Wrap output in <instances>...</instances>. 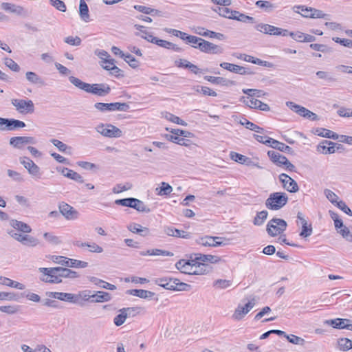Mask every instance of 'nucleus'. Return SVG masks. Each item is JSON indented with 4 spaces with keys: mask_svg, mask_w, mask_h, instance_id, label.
Here are the masks:
<instances>
[{
    "mask_svg": "<svg viewBox=\"0 0 352 352\" xmlns=\"http://www.w3.org/2000/svg\"><path fill=\"white\" fill-rule=\"evenodd\" d=\"M69 80L72 85L78 89L98 96H106L111 91L109 85L104 83L89 84L85 82L80 79L73 76L69 77Z\"/></svg>",
    "mask_w": 352,
    "mask_h": 352,
    "instance_id": "obj_2",
    "label": "nucleus"
},
{
    "mask_svg": "<svg viewBox=\"0 0 352 352\" xmlns=\"http://www.w3.org/2000/svg\"><path fill=\"white\" fill-rule=\"evenodd\" d=\"M36 140L32 136H16L10 139L9 144L14 148L22 149L27 144H35Z\"/></svg>",
    "mask_w": 352,
    "mask_h": 352,
    "instance_id": "obj_15",
    "label": "nucleus"
},
{
    "mask_svg": "<svg viewBox=\"0 0 352 352\" xmlns=\"http://www.w3.org/2000/svg\"><path fill=\"white\" fill-rule=\"evenodd\" d=\"M28 173L35 179H40L42 176L41 168L35 163L32 168L29 170Z\"/></svg>",
    "mask_w": 352,
    "mask_h": 352,
    "instance_id": "obj_64",
    "label": "nucleus"
},
{
    "mask_svg": "<svg viewBox=\"0 0 352 352\" xmlns=\"http://www.w3.org/2000/svg\"><path fill=\"white\" fill-rule=\"evenodd\" d=\"M43 237L47 243L52 245H58L61 243L59 237L53 234L52 232H45Z\"/></svg>",
    "mask_w": 352,
    "mask_h": 352,
    "instance_id": "obj_56",
    "label": "nucleus"
},
{
    "mask_svg": "<svg viewBox=\"0 0 352 352\" xmlns=\"http://www.w3.org/2000/svg\"><path fill=\"white\" fill-rule=\"evenodd\" d=\"M79 14L81 19L85 22L89 21V8L85 0H80Z\"/></svg>",
    "mask_w": 352,
    "mask_h": 352,
    "instance_id": "obj_40",
    "label": "nucleus"
},
{
    "mask_svg": "<svg viewBox=\"0 0 352 352\" xmlns=\"http://www.w3.org/2000/svg\"><path fill=\"white\" fill-rule=\"evenodd\" d=\"M97 132L107 138H120L122 135V131L112 124H100L96 127Z\"/></svg>",
    "mask_w": 352,
    "mask_h": 352,
    "instance_id": "obj_12",
    "label": "nucleus"
},
{
    "mask_svg": "<svg viewBox=\"0 0 352 352\" xmlns=\"http://www.w3.org/2000/svg\"><path fill=\"white\" fill-rule=\"evenodd\" d=\"M286 339L292 344L301 345L303 346L305 344V340L297 336L291 334V335H285Z\"/></svg>",
    "mask_w": 352,
    "mask_h": 352,
    "instance_id": "obj_60",
    "label": "nucleus"
},
{
    "mask_svg": "<svg viewBox=\"0 0 352 352\" xmlns=\"http://www.w3.org/2000/svg\"><path fill=\"white\" fill-rule=\"evenodd\" d=\"M267 155L270 160L276 166L283 167L288 171H296L295 166L292 164L285 156L274 151H269Z\"/></svg>",
    "mask_w": 352,
    "mask_h": 352,
    "instance_id": "obj_5",
    "label": "nucleus"
},
{
    "mask_svg": "<svg viewBox=\"0 0 352 352\" xmlns=\"http://www.w3.org/2000/svg\"><path fill=\"white\" fill-rule=\"evenodd\" d=\"M172 191V186L168 183L164 182L161 183L160 187L156 188L155 189L157 195L160 196L168 195L170 194Z\"/></svg>",
    "mask_w": 352,
    "mask_h": 352,
    "instance_id": "obj_46",
    "label": "nucleus"
},
{
    "mask_svg": "<svg viewBox=\"0 0 352 352\" xmlns=\"http://www.w3.org/2000/svg\"><path fill=\"white\" fill-rule=\"evenodd\" d=\"M288 197L282 192H273L265 201V206L272 210H278L287 204Z\"/></svg>",
    "mask_w": 352,
    "mask_h": 352,
    "instance_id": "obj_4",
    "label": "nucleus"
},
{
    "mask_svg": "<svg viewBox=\"0 0 352 352\" xmlns=\"http://www.w3.org/2000/svg\"><path fill=\"white\" fill-rule=\"evenodd\" d=\"M324 193L327 199L333 204L336 205L338 201V196L329 189H325Z\"/></svg>",
    "mask_w": 352,
    "mask_h": 352,
    "instance_id": "obj_62",
    "label": "nucleus"
},
{
    "mask_svg": "<svg viewBox=\"0 0 352 352\" xmlns=\"http://www.w3.org/2000/svg\"><path fill=\"white\" fill-rule=\"evenodd\" d=\"M239 123L241 125L244 126L246 129L255 131L256 133H262L264 131V129L263 128L248 120L246 118H243L242 120H241Z\"/></svg>",
    "mask_w": 352,
    "mask_h": 352,
    "instance_id": "obj_41",
    "label": "nucleus"
},
{
    "mask_svg": "<svg viewBox=\"0 0 352 352\" xmlns=\"http://www.w3.org/2000/svg\"><path fill=\"white\" fill-rule=\"evenodd\" d=\"M349 321V319L336 318L326 320L324 323L331 325L333 328L341 329L348 328L347 324Z\"/></svg>",
    "mask_w": 352,
    "mask_h": 352,
    "instance_id": "obj_33",
    "label": "nucleus"
},
{
    "mask_svg": "<svg viewBox=\"0 0 352 352\" xmlns=\"http://www.w3.org/2000/svg\"><path fill=\"white\" fill-rule=\"evenodd\" d=\"M90 280L94 283L96 285L109 290H114L116 289V285L100 280L96 277H91Z\"/></svg>",
    "mask_w": 352,
    "mask_h": 352,
    "instance_id": "obj_44",
    "label": "nucleus"
},
{
    "mask_svg": "<svg viewBox=\"0 0 352 352\" xmlns=\"http://www.w3.org/2000/svg\"><path fill=\"white\" fill-rule=\"evenodd\" d=\"M255 305L254 299L249 301L245 306L239 305L232 315L233 319L236 320H241Z\"/></svg>",
    "mask_w": 352,
    "mask_h": 352,
    "instance_id": "obj_19",
    "label": "nucleus"
},
{
    "mask_svg": "<svg viewBox=\"0 0 352 352\" xmlns=\"http://www.w3.org/2000/svg\"><path fill=\"white\" fill-rule=\"evenodd\" d=\"M286 228L287 223L285 220L273 218L267 225V232L270 236H275L285 231Z\"/></svg>",
    "mask_w": 352,
    "mask_h": 352,
    "instance_id": "obj_8",
    "label": "nucleus"
},
{
    "mask_svg": "<svg viewBox=\"0 0 352 352\" xmlns=\"http://www.w3.org/2000/svg\"><path fill=\"white\" fill-rule=\"evenodd\" d=\"M50 142L60 152L70 153V151L72 150V148L70 146H68L67 144H65V143H63V142H61V141H60L58 140L52 139V140H50Z\"/></svg>",
    "mask_w": 352,
    "mask_h": 352,
    "instance_id": "obj_50",
    "label": "nucleus"
},
{
    "mask_svg": "<svg viewBox=\"0 0 352 352\" xmlns=\"http://www.w3.org/2000/svg\"><path fill=\"white\" fill-rule=\"evenodd\" d=\"M287 107H288L292 111L298 113L299 116L307 118V113L309 112V109H306L304 107L298 105L294 102L288 101L286 102Z\"/></svg>",
    "mask_w": 352,
    "mask_h": 352,
    "instance_id": "obj_29",
    "label": "nucleus"
},
{
    "mask_svg": "<svg viewBox=\"0 0 352 352\" xmlns=\"http://www.w3.org/2000/svg\"><path fill=\"white\" fill-rule=\"evenodd\" d=\"M197 261L205 263L206 262L210 263H218L221 261V258L215 255L210 254H199L195 257Z\"/></svg>",
    "mask_w": 352,
    "mask_h": 352,
    "instance_id": "obj_34",
    "label": "nucleus"
},
{
    "mask_svg": "<svg viewBox=\"0 0 352 352\" xmlns=\"http://www.w3.org/2000/svg\"><path fill=\"white\" fill-rule=\"evenodd\" d=\"M123 59L133 69L137 68L140 65L138 60L130 54H126Z\"/></svg>",
    "mask_w": 352,
    "mask_h": 352,
    "instance_id": "obj_63",
    "label": "nucleus"
},
{
    "mask_svg": "<svg viewBox=\"0 0 352 352\" xmlns=\"http://www.w3.org/2000/svg\"><path fill=\"white\" fill-rule=\"evenodd\" d=\"M142 38L146 40L147 41H148L150 43L156 44L158 46H160V47L166 48V49L173 48V49H175V50H177V51H179L180 50V48L176 47V45H175L169 41L160 39L157 37L153 36V35H149L148 36H142Z\"/></svg>",
    "mask_w": 352,
    "mask_h": 352,
    "instance_id": "obj_21",
    "label": "nucleus"
},
{
    "mask_svg": "<svg viewBox=\"0 0 352 352\" xmlns=\"http://www.w3.org/2000/svg\"><path fill=\"white\" fill-rule=\"evenodd\" d=\"M255 4L258 8L268 12L272 11L276 8L273 3L268 1L259 0L257 1Z\"/></svg>",
    "mask_w": 352,
    "mask_h": 352,
    "instance_id": "obj_49",
    "label": "nucleus"
},
{
    "mask_svg": "<svg viewBox=\"0 0 352 352\" xmlns=\"http://www.w3.org/2000/svg\"><path fill=\"white\" fill-rule=\"evenodd\" d=\"M46 295L50 298H56L62 301L78 303V296L71 293L49 292L46 293Z\"/></svg>",
    "mask_w": 352,
    "mask_h": 352,
    "instance_id": "obj_17",
    "label": "nucleus"
},
{
    "mask_svg": "<svg viewBox=\"0 0 352 352\" xmlns=\"http://www.w3.org/2000/svg\"><path fill=\"white\" fill-rule=\"evenodd\" d=\"M57 270H55L58 272V276H60V278L62 279L63 278H76L78 277V274L73 271L70 269L66 268V267H56Z\"/></svg>",
    "mask_w": 352,
    "mask_h": 352,
    "instance_id": "obj_30",
    "label": "nucleus"
},
{
    "mask_svg": "<svg viewBox=\"0 0 352 352\" xmlns=\"http://www.w3.org/2000/svg\"><path fill=\"white\" fill-rule=\"evenodd\" d=\"M243 93L247 94L250 98H254V96L260 98L264 96L266 93L262 90L256 89H243Z\"/></svg>",
    "mask_w": 352,
    "mask_h": 352,
    "instance_id": "obj_54",
    "label": "nucleus"
},
{
    "mask_svg": "<svg viewBox=\"0 0 352 352\" xmlns=\"http://www.w3.org/2000/svg\"><path fill=\"white\" fill-rule=\"evenodd\" d=\"M21 243L23 245L35 247L38 244V240L34 236L28 234H24Z\"/></svg>",
    "mask_w": 352,
    "mask_h": 352,
    "instance_id": "obj_53",
    "label": "nucleus"
},
{
    "mask_svg": "<svg viewBox=\"0 0 352 352\" xmlns=\"http://www.w3.org/2000/svg\"><path fill=\"white\" fill-rule=\"evenodd\" d=\"M56 170L58 172L61 173L65 177L74 180L78 183H83L84 179L78 173L73 170L69 169L65 167H57Z\"/></svg>",
    "mask_w": 352,
    "mask_h": 352,
    "instance_id": "obj_23",
    "label": "nucleus"
},
{
    "mask_svg": "<svg viewBox=\"0 0 352 352\" xmlns=\"http://www.w3.org/2000/svg\"><path fill=\"white\" fill-rule=\"evenodd\" d=\"M94 107L101 112L114 111H126L129 109V105L126 102H96L94 104Z\"/></svg>",
    "mask_w": 352,
    "mask_h": 352,
    "instance_id": "obj_7",
    "label": "nucleus"
},
{
    "mask_svg": "<svg viewBox=\"0 0 352 352\" xmlns=\"http://www.w3.org/2000/svg\"><path fill=\"white\" fill-rule=\"evenodd\" d=\"M204 79L212 84H214V85H221L223 86H229V85H232L235 84L234 81L226 79L223 77L205 76Z\"/></svg>",
    "mask_w": 352,
    "mask_h": 352,
    "instance_id": "obj_28",
    "label": "nucleus"
},
{
    "mask_svg": "<svg viewBox=\"0 0 352 352\" xmlns=\"http://www.w3.org/2000/svg\"><path fill=\"white\" fill-rule=\"evenodd\" d=\"M232 19L236 20L243 23H251L255 22L254 18L245 15V14L241 13L239 11H234V15Z\"/></svg>",
    "mask_w": 352,
    "mask_h": 352,
    "instance_id": "obj_43",
    "label": "nucleus"
},
{
    "mask_svg": "<svg viewBox=\"0 0 352 352\" xmlns=\"http://www.w3.org/2000/svg\"><path fill=\"white\" fill-rule=\"evenodd\" d=\"M10 225L16 230L24 234L30 233L32 232V228L29 225L16 219L10 220Z\"/></svg>",
    "mask_w": 352,
    "mask_h": 352,
    "instance_id": "obj_26",
    "label": "nucleus"
},
{
    "mask_svg": "<svg viewBox=\"0 0 352 352\" xmlns=\"http://www.w3.org/2000/svg\"><path fill=\"white\" fill-rule=\"evenodd\" d=\"M240 102L244 103L246 106L251 109H258L259 100L254 98L241 96L239 99Z\"/></svg>",
    "mask_w": 352,
    "mask_h": 352,
    "instance_id": "obj_45",
    "label": "nucleus"
},
{
    "mask_svg": "<svg viewBox=\"0 0 352 352\" xmlns=\"http://www.w3.org/2000/svg\"><path fill=\"white\" fill-rule=\"evenodd\" d=\"M203 38L192 36L188 35L186 37V43L190 45L192 47L196 48V46H200L201 43L203 42Z\"/></svg>",
    "mask_w": 352,
    "mask_h": 352,
    "instance_id": "obj_51",
    "label": "nucleus"
},
{
    "mask_svg": "<svg viewBox=\"0 0 352 352\" xmlns=\"http://www.w3.org/2000/svg\"><path fill=\"white\" fill-rule=\"evenodd\" d=\"M340 350L348 351L352 349V341L348 338H340L338 341Z\"/></svg>",
    "mask_w": 352,
    "mask_h": 352,
    "instance_id": "obj_58",
    "label": "nucleus"
},
{
    "mask_svg": "<svg viewBox=\"0 0 352 352\" xmlns=\"http://www.w3.org/2000/svg\"><path fill=\"white\" fill-rule=\"evenodd\" d=\"M75 245L79 248H87L89 252L91 253H102L103 252V248L95 242L83 243L77 241Z\"/></svg>",
    "mask_w": 352,
    "mask_h": 352,
    "instance_id": "obj_27",
    "label": "nucleus"
},
{
    "mask_svg": "<svg viewBox=\"0 0 352 352\" xmlns=\"http://www.w3.org/2000/svg\"><path fill=\"white\" fill-rule=\"evenodd\" d=\"M200 46H196L197 49H199L200 51L204 53H210V54H221L223 52V49L220 46L215 45L212 43L207 41L204 39L202 41Z\"/></svg>",
    "mask_w": 352,
    "mask_h": 352,
    "instance_id": "obj_20",
    "label": "nucleus"
},
{
    "mask_svg": "<svg viewBox=\"0 0 352 352\" xmlns=\"http://www.w3.org/2000/svg\"><path fill=\"white\" fill-rule=\"evenodd\" d=\"M134 8L136 10H138L139 12L146 14L156 15V14H158V13H159V11L157 10L153 9L149 7L144 6L135 5L134 6Z\"/></svg>",
    "mask_w": 352,
    "mask_h": 352,
    "instance_id": "obj_57",
    "label": "nucleus"
},
{
    "mask_svg": "<svg viewBox=\"0 0 352 352\" xmlns=\"http://www.w3.org/2000/svg\"><path fill=\"white\" fill-rule=\"evenodd\" d=\"M156 285L164 287L166 289L176 291H189L191 286L187 283L181 282L177 278L162 277L154 280Z\"/></svg>",
    "mask_w": 352,
    "mask_h": 352,
    "instance_id": "obj_3",
    "label": "nucleus"
},
{
    "mask_svg": "<svg viewBox=\"0 0 352 352\" xmlns=\"http://www.w3.org/2000/svg\"><path fill=\"white\" fill-rule=\"evenodd\" d=\"M164 136H165V138L168 141L173 142L174 143H176V144L182 145V146H189L190 140H188L184 139L181 137L176 136L173 134H172V135L171 134H166Z\"/></svg>",
    "mask_w": 352,
    "mask_h": 352,
    "instance_id": "obj_42",
    "label": "nucleus"
},
{
    "mask_svg": "<svg viewBox=\"0 0 352 352\" xmlns=\"http://www.w3.org/2000/svg\"><path fill=\"white\" fill-rule=\"evenodd\" d=\"M336 145L337 144L335 142L329 140H323L317 146V151L323 154L334 153Z\"/></svg>",
    "mask_w": 352,
    "mask_h": 352,
    "instance_id": "obj_24",
    "label": "nucleus"
},
{
    "mask_svg": "<svg viewBox=\"0 0 352 352\" xmlns=\"http://www.w3.org/2000/svg\"><path fill=\"white\" fill-rule=\"evenodd\" d=\"M136 309L137 308L135 307H127L120 309V314L113 319L114 324L118 327L123 324L127 318L128 315L131 314V311H135Z\"/></svg>",
    "mask_w": 352,
    "mask_h": 352,
    "instance_id": "obj_25",
    "label": "nucleus"
},
{
    "mask_svg": "<svg viewBox=\"0 0 352 352\" xmlns=\"http://www.w3.org/2000/svg\"><path fill=\"white\" fill-rule=\"evenodd\" d=\"M127 293L144 299L151 298L155 295L153 292L144 289H131Z\"/></svg>",
    "mask_w": 352,
    "mask_h": 352,
    "instance_id": "obj_38",
    "label": "nucleus"
},
{
    "mask_svg": "<svg viewBox=\"0 0 352 352\" xmlns=\"http://www.w3.org/2000/svg\"><path fill=\"white\" fill-rule=\"evenodd\" d=\"M314 133L317 135L324 138H331L333 140L339 139V135L337 133L324 128H317Z\"/></svg>",
    "mask_w": 352,
    "mask_h": 352,
    "instance_id": "obj_36",
    "label": "nucleus"
},
{
    "mask_svg": "<svg viewBox=\"0 0 352 352\" xmlns=\"http://www.w3.org/2000/svg\"><path fill=\"white\" fill-rule=\"evenodd\" d=\"M214 11L217 12L221 16L232 19L234 11L228 8H218Z\"/></svg>",
    "mask_w": 352,
    "mask_h": 352,
    "instance_id": "obj_55",
    "label": "nucleus"
},
{
    "mask_svg": "<svg viewBox=\"0 0 352 352\" xmlns=\"http://www.w3.org/2000/svg\"><path fill=\"white\" fill-rule=\"evenodd\" d=\"M293 10L297 13H300L297 10H300L302 12H310V14H301V15L305 18L329 19L328 14L323 13L322 10L311 7H307L305 6H295L293 7Z\"/></svg>",
    "mask_w": 352,
    "mask_h": 352,
    "instance_id": "obj_11",
    "label": "nucleus"
},
{
    "mask_svg": "<svg viewBox=\"0 0 352 352\" xmlns=\"http://www.w3.org/2000/svg\"><path fill=\"white\" fill-rule=\"evenodd\" d=\"M57 267H40L39 272L43 274L41 280L45 283H60L62 279L58 276V272L56 271Z\"/></svg>",
    "mask_w": 352,
    "mask_h": 352,
    "instance_id": "obj_10",
    "label": "nucleus"
},
{
    "mask_svg": "<svg viewBox=\"0 0 352 352\" xmlns=\"http://www.w3.org/2000/svg\"><path fill=\"white\" fill-rule=\"evenodd\" d=\"M212 236H204L196 239V243L204 247H213Z\"/></svg>",
    "mask_w": 352,
    "mask_h": 352,
    "instance_id": "obj_48",
    "label": "nucleus"
},
{
    "mask_svg": "<svg viewBox=\"0 0 352 352\" xmlns=\"http://www.w3.org/2000/svg\"><path fill=\"white\" fill-rule=\"evenodd\" d=\"M1 7L5 11L16 14L19 16H23L27 13L23 7L10 3L3 2L1 3Z\"/></svg>",
    "mask_w": 352,
    "mask_h": 352,
    "instance_id": "obj_22",
    "label": "nucleus"
},
{
    "mask_svg": "<svg viewBox=\"0 0 352 352\" xmlns=\"http://www.w3.org/2000/svg\"><path fill=\"white\" fill-rule=\"evenodd\" d=\"M271 142L272 144H270V146L273 148L277 149L280 151L285 152L287 153H292V148L283 142H280L274 139L272 140Z\"/></svg>",
    "mask_w": 352,
    "mask_h": 352,
    "instance_id": "obj_39",
    "label": "nucleus"
},
{
    "mask_svg": "<svg viewBox=\"0 0 352 352\" xmlns=\"http://www.w3.org/2000/svg\"><path fill=\"white\" fill-rule=\"evenodd\" d=\"M134 201L132 205V208L136 210L138 212H150L151 210L148 207H147L144 203L136 198H134Z\"/></svg>",
    "mask_w": 352,
    "mask_h": 352,
    "instance_id": "obj_47",
    "label": "nucleus"
},
{
    "mask_svg": "<svg viewBox=\"0 0 352 352\" xmlns=\"http://www.w3.org/2000/svg\"><path fill=\"white\" fill-rule=\"evenodd\" d=\"M268 212L266 210H263L258 212L254 219L253 223L255 226H261L267 219Z\"/></svg>",
    "mask_w": 352,
    "mask_h": 352,
    "instance_id": "obj_52",
    "label": "nucleus"
},
{
    "mask_svg": "<svg viewBox=\"0 0 352 352\" xmlns=\"http://www.w3.org/2000/svg\"><path fill=\"white\" fill-rule=\"evenodd\" d=\"M111 294L108 292L103 291H98L93 294V299L91 302H108L111 300Z\"/></svg>",
    "mask_w": 352,
    "mask_h": 352,
    "instance_id": "obj_35",
    "label": "nucleus"
},
{
    "mask_svg": "<svg viewBox=\"0 0 352 352\" xmlns=\"http://www.w3.org/2000/svg\"><path fill=\"white\" fill-rule=\"evenodd\" d=\"M278 177L280 182L282 183L283 188L288 192L294 193L299 190L297 182L288 175L281 173Z\"/></svg>",
    "mask_w": 352,
    "mask_h": 352,
    "instance_id": "obj_16",
    "label": "nucleus"
},
{
    "mask_svg": "<svg viewBox=\"0 0 352 352\" xmlns=\"http://www.w3.org/2000/svg\"><path fill=\"white\" fill-rule=\"evenodd\" d=\"M26 79L31 83L40 86L45 85L43 79L33 72H27L25 74Z\"/></svg>",
    "mask_w": 352,
    "mask_h": 352,
    "instance_id": "obj_37",
    "label": "nucleus"
},
{
    "mask_svg": "<svg viewBox=\"0 0 352 352\" xmlns=\"http://www.w3.org/2000/svg\"><path fill=\"white\" fill-rule=\"evenodd\" d=\"M60 213L66 220L72 221L79 218L80 214L74 207L65 202H61L58 205Z\"/></svg>",
    "mask_w": 352,
    "mask_h": 352,
    "instance_id": "obj_13",
    "label": "nucleus"
},
{
    "mask_svg": "<svg viewBox=\"0 0 352 352\" xmlns=\"http://www.w3.org/2000/svg\"><path fill=\"white\" fill-rule=\"evenodd\" d=\"M220 67L231 72L241 75H251L253 74L249 68L226 62L221 63Z\"/></svg>",
    "mask_w": 352,
    "mask_h": 352,
    "instance_id": "obj_18",
    "label": "nucleus"
},
{
    "mask_svg": "<svg viewBox=\"0 0 352 352\" xmlns=\"http://www.w3.org/2000/svg\"><path fill=\"white\" fill-rule=\"evenodd\" d=\"M175 267L182 273L195 275L206 274L212 270L208 264L197 261L195 258L181 259L175 263Z\"/></svg>",
    "mask_w": 352,
    "mask_h": 352,
    "instance_id": "obj_1",
    "label": "nucleus"
},
{
    "mask_svg": "<svg viewBox=\"0 0 352 352\" xmlns=\"http://www.w3.org/2000/svg\"><path fill=\"white\" fill-rule=\"evenodd\" d=\"M68 266L69 267L85 268L88 266V263L76 259L69 258Z\"/></svg>",
    "mask_w": 352,
    "mask_h": 352,
    "instance_id": "obj_61",
    "label": "nucleus"
},
{
    "mask_svg": "<svg viewBox=\"0 0 352 352\" xmlns=\"http://www.w3.org/2000/svg\"><path fill=\"white\" fill-rule=\"evenodd\" d=\"M231 285L232 281L226 279H218L213 283V287L220 289H226L230 287Z\"/></svg>",
    "mask_w": 352,
    "mask_h": 352,
    "instance_id": "obj_59",
    "label": "nucleus"
},
{
    "mask_svg": "<svg viewBox=\"0 0 352 352\" xmlns=\"http://www.w3.org/2000/svg\"><path fill=\"white\" fill-rule=\"evenodd\" d=\"M140 254L141 256H173L174 254L173 252L160 250V249H151L148 250L147 251L144 252H140Z\"/></svg>",
    "mask_w": 352,
    "mask_h": 352,
    "instance_id": "obj_32",
    "label": "nucleus"
},
{
    "mask_svg": "<svg viewBox=\"0 0 352 352\" xmlns=\"http://www.w3.org/2000/svg\"><path fill=\"white\" fill-rule=\"evenodd\" d=\"M255 29L260 32L274 36H288V30L275 27L266 23H258L255 25Z\"/></svg>",
    "mask_w": 352,
    "mask_h": 352,
    "instance_id": "obj_9",
    "label": "nucleus"
},
{
    "mask_svg": "<svg viewBox=\"0 0 352 352\" xmlns=\"http://www.w3.org/2000/svg\"><path fill=\"white\" fill-rule=\"evenodd\" d=\"M25 126V123L23 121L14 118H1L0 131H14Z\"/></svg>",
    "mask_w": 352,
    "mask_h": 352,
    "instance_id": "obj_14",
    "label": "nucleus"
},
{
    "mask_svg": "<svg viewBox=\"0 0 352 352\" xmlns=\"http://www.w3.org/2000/svg\"><path fill=\"white\" fill-rule=\"evenodd\" d=\"M11 104L15 109L21 114H30L34 111V104L32 100L27 99H12Z\"/></svg>",
    "mask_w": 352,
    "mask_h": 352,
    "instance_id": "obj_6",
    "label": "nucleus"
},
{
    "mask_svg": "<svg viewBox=\"0 0 352 352\" xmlns=\"http://www.w3.org/2000/svg\"><path fill=\"white\" fill-rule=\"evenodd\" d=\"M0 284L10 287L16 288L19 290H23L25 288V285L2 276H0Z\"/></svg>",
    "mask_w": 352,
    "mask_h": 352,
    "instance_id": "obj_31",
    "label": "nucleus"
}]
</instances>
